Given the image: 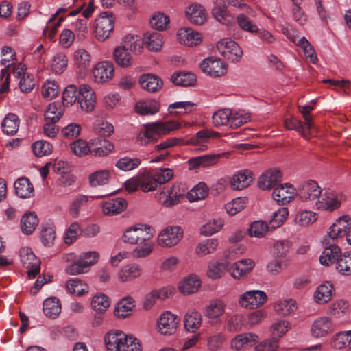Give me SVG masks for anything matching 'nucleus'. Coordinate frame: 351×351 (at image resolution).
Returning a JSON list of instances; mask_svg holds the SVG:
<instances>
[{
  "label": "nucleus",
  "mask_w": 351,
  "mask_h": 351,
  "mask_svg": "<svg viewBox=\"0 0 351 351\" xmlns=\"http://www.w3.org/2000/svg\"><path fill=\"white\" fill-rule=\"evenodd\" d=\"M200 286L199 278L195 274H190L180 282L178 290L184 295H190L197 292Z\"/></svg>",
  "instance_id": "32"
},
{
  "label": "nucleus",
  "mask_w": 351,
  "mask_h": 351,
  "mask_svg": "<svg viewBox=\"0 0 351 351\" xmlns=\"http://www.w3.org/2000/svg\"><path fill=\"white\" fill-rule=\"evenodd\" d=\"M315 206L317 209L322 210H332L340 206L341 202L337 196L331 193L321 194L316 200Z\"/></svg>",
  "instance_id": "35"
},
{
  "label": "nucleus",
  "mask_w": 351,
  "mask_h": 351,
  "mask_svg": "<svg viewBox=\"0 0 351 351\" xmlns=\"http://www.w3.org/2000/svg\"><path fill=\"white\" fill-rule=\"evenodd\" d=\"M115 17L112 12H101L95 20L94 36L99 42H104L110 37L114 27Z\"/></svg>",
  "instance_id": "3"
},
{
  "label": "nucleus",
  "mask_w": 351,
  "mask_h": 351,
  "mask_svg": "<svg viewBox=\"0 0 351 351\" xmlns=\"http://www.w3.org/2000/svg\"><path fill=\"white\" fill-rule=\"evenodd\" d=\"M112 178L111 171L108 169L97 170L89 174L88 184L91 187H97L106 185Z\"/></svg>",
  "instance_id": "38"
},
{
  "label": "nucleus",
  "mask_w": 351,
  "mask_h": 351,
  "mask_svg": "<svg viewBox=\"0 0 351 351\" xmlns=\"http://www.w3.org/2000/svg\"><path fill=\"white\" fill-rule=\"evenodd\" d=\"M219 241L215 238L206 239L199 242L195 247V254L203 257L213 254L218 248Z\"/></svg>",
  "instance_id": "42"
},
{
  "label": "nucleus",
  "mask_w": 351,
  "mask_h": 351,
  "mask_svg": "<svg viewBox=\"0 0 351 351\" xmlns=\"http://www.w3.org/2000/svg\"><path fill=\"white\" fill-rule=\"evenodd\" d=\"M285 127L288 130H296L304 138L308 139L314 132H317L315 130H307L305 126V121L302 122L300 120L291 117L285 122Z\"/></svg>",
  "instance_id": "49"
},
{
  "label": "nucleus",
  "mask_w": 351,
  "mask_h": 351,
  "mask_svg": "<svg viewBox=\"0 0 351 351\" xmlns=\"http://www.w3.org/2000/svg\"><path fill=\"white\" fill-rule=\"evenodd\" d=\"M213 3V16L221 24L230 25L232 22V17L227 10L226 0H214Z\"/></svg>",
  "instance_id": "30"
},
{
  "label": "nucleus",
  "mask_w": 351,
  "mask_h": 351,
  "mask_svg": "<svg viewBox=\"0 0 351 351\" xmlns=\"http://www.w3.org/2000/svg\"><path fill=\"white\" fill-rule=\"evenodd\" d=\"M145 128L136 136V141L141 145H146L158 138L152 123L146 124Z\"/></svg>",
  "instance_id": "58"
},
{
  "label": "nucleus",
  "mask_w": 351,
  "mask_h": 351,
  "mask_svg": "<svg viewBox=\"0 0 351 351\" xmlns=\"http://www.w3.org/2000/svg\"><path fill=\"white\" fill-rule=\"evenodd\" d=\"M16 194L21 198H29L34 195V187L26 178H19L14 184Z\"/></svg>",
  "instance_id": "47"
},
{
  "label": "nucleus",
  "mask_w": 351,
  "mask_h": 351,
  "mask_svg": "<svg viewBox=\"0 0 351 351\" xmlns=\"http://www.w3.org/2000/svg\"><path fill=\"white\" fill-rule=\"evenodd\" d=\"M186 16L193 24L201 25L208 19V14L205 8L199 3H195L186 9Z\"/></svg>",
  "instance_id": "26"
},
{
  "label": "nucleus",
  "mask_w": 351,
  "mask_h": 351,
  "mask_svg": "<svg viewBox=\"0 0 351 351\" xmlns=\"http://www.w3.org/2000/svg\"><path fill=\"white\" fill-rule=\"evenodd\" d=\"M202 322V315L195 309H189L184 318V325L186 330L195 332L201 326Z\"/></svg>",
  "instance_id": "36"
},
{
  "label": "nucleus",
  "mask_w": 351,
  "mask_h": 351,
  "mask_svg": "<svg viewBox=\"0 0 351 351\" xmlns=\"http://www.w3.org/2000/svg\"><path fill=\"white\" fill-rule=\"evenodd\" d=\"M38 224V219L34 213H25L21 219L22 232L25 234H32Z\"/></svg>",
  "instance_id": "60"
},
{
  "label": "nucleus",
  "mask_w": 351,
  "mask_h": 351,
  "mask_svg": "<svg viewBox=\"0 0 351 351\" xmlns=\"http://www.w3.org/2000/svg\"><path fill=\"white\" fill-rule=\"evenodd\" d=\"M217 49L224 58L232 62H239L243 54L241 47L228 38L219 40L217 43Z\"/></svg>",
  "instance_id": "7"
},
{
  "label": "nucleus",
  "mask_w": 351,
  "mask_h": 351,
  "mask_svg": "<svg viewBox=\"0 0 351 351\" xmlns=\"http://www.w3.org/2000/svg\"><path fill=\"white\" fill-rule=\"evenodd\" d=\"M178 324V317L171 311H166L158 318L156 330L162 335L169 336L176 332Z\"/></svg>",
  "instance_id": "11"
},
{
  "label": "nucleus",
  "mask_w": 351,
  "mask_h": 351,
  "mask_svg": "<svg viewBox=\"0 0 351 351\" xmlns=\"http://www.w3.org/2000/svg\"><path fill=\"white\" fill-rule=\"evenodd\" d=\"M224 226V219L218 217L208 220L199 228L201 235L208 237L219 232Z\"/></svg>",
  "instance_id": "48"
},
{
  "label": "nucleus",
  "mask_w": 351,
  "mask_h": 351,
  "mask_svg": "<svg viewBox=\"0 0 351 351\" xmlns=\"http://www.w3.org/2000/svg\"><path fill=\"white\" fill-rule=\"evenodd\" d=\"M180 197L179 187L176 185L165 187L157 194L158 202L167 208L178 204L180 202Z\"/></svg>",
  "instance_id": "20"
},
{
  "label": "nucleus",
  "mask_w": 351,
  "mask_h": 351,
  "mask_svg": "<svg viewBox=\"0 0 351 351\" xmlns=\"http://www.w3.org/2000/svg\"><path fill=\"white\" fill-rule=\"evenodd\" d=\"M336 270L343 276H351V251L342 254L335 266Z\"/></svg>",
  "instance_id": "64"
},
{
  "label": "nucleus",
  "mask_w": 351,
  "mask_h": 351,
  "mask_svg": "<svg viewBox=\"0 0 351 351\" xmlns=\"http://www.w3.org/2000/svg\"><path fill=\"white\" fill-rule=\"evenodd\" d=\"M66 290L71 294L82 296L88 292V285L80 278L69 280L65 285Z\"/></svg>",
  "instance_id": "56"
},
{
  "label": "nucleus",
  "mask_w": 351,
  "mask_h": 351,
  "mask_svg": "<svg viewBox=\"0 0 351 351\" xmlns=\"http://www.w3.org/2000/svg\"><path fill=\"white\" fill-rule=\"evenodd\" d=\"M267 300L266 293L262 290H248L238 298V304L243 308L255 310L261 307Z\"/></svg>",
  "instance_id": "6"
},
{
  "label": "nucleus",
  "mask_w": 351,
  "mask_h": 351,
  "mask_svg": "<svg viewBox=\"0 0 351 351\" xmlns=\"http://www.w3.org/2000/svg\"><path fill=\"white\" fill-rule=\"evenodd\" d=\"M160 104L154 99L138 101L135 105L136 112L141 115H152L159 112Z\"/></svg>",
  "instance_id": "43"
},
{
  "label": "nucleus",
  "mask_w": 351,
  "mask_h": 351,
  "mask_svg": "<svg viewBox=\"0 0 351 351\" xmlns=\"http://www.w3.org/2000/svg\"><path fill=\"white\" fill-rule=\"evenodd\" d=\"M99 254L96 251H90L80 254L75 263L65 268V272L71 276L79 275L88 271L90 266L97 263Z\"/></svg>",
  "instance_id": "4"
},
{
  "label": "nucleus",
  "mask_w": 351,
  "mask_h": 351,
  "mask_svg": "<svg viewBox=\"0 0 351 351\" xmlns=\"http://www.w3.org/2000/svg\"><path fill=\"white\" fill-rule=\"evenodd\" d=\"M93 147L92 154L95 157H106L111 154L114 149L112 142L101 138H94L90 140Z\"/></svg>",
  "instance_id": "29"
},
{
  "label": "nucleus",
  "mask_w": 351,
  "mask_h": 351,
  "mask_svg": "<svg viewBox=\"0 0 351 351\" xmlns=\"http://www.w3.org/2000/svg\"><path fill=\"white\" fill-rule=\"evenodd\" d=\"M43 313L49 318L55 319L61 313V304L56 297H49L43 302Z\"/></svg>",
  "instance_id": "51"
},
{
  "label": "nucleus",
  "mask_w": 351,
  "mask_h": 351,
  "mask_svg": "<svg viewBox=\"0 0 351 351\" xmlns=\"http://www.w3.org/2000/svg\"><path fill=\"white\" fill-rule=\"evenodd\" d=\"M127 207V202L123 198L112 199L102 204L104 215L112 216L123 212Z\"/></svg>",
  "instance_id": "40"
},
{
  "label": "nucleus",
  "mask_w": 351,
  "mask_h": 351,
  "mask_svg": "<svg viewBox=\"0 0 351 351\" xmlns=\"http://www.w3.org/2000/svg\"><path fill=\"white\" fill-rule=\"evenodd\" d=\"M152 123L158 138L162 135H167L181 128V123L176 120L156 121Z\"/></svg>",
  "instance_id": "50"
},
{
  "label": "nucleus",
  "mask_w": 351,
  "mask_h": 351,
  "mask_svg": "<svg viewBox=\"0 0 351 351\" xmlns=\"http://www.w3.org/2000/svg\"><path fill=\"white\" fill-rule=\"evenodd\" d=\"M65 12V9L59 8L55 14L51 15L47 21V25L43 31V34L51 41L56 40L55 37L58 28L65 19L64 16L62 14Z\"/></svg>",
  "instance_id": "24"
},
{
  "label": "nucleus",
  "mask_w": 351,
  "mask_h": 351,
  "mask_svg": "<svg viewBox=\"0 0 351 351\" xmlns=\"http://www.w3.org/2000/svg\"><path fill=\"white\" fill-rule=\"evenodd\" d=\"M335 324L332 319L327 316L317 317L311 327V334L315 338L326 336L335 330Z\"/></svg>",
  "instance_id": "15"
},
{
  "label": "nucleus",
  "mask_w": 351,
  "mask_h": 351,
  "mask_svg": "<svg viewBox=\"0 0 351 351\" xmlns=\"http://www.w3.org/2000/svg\"><path fill=\"white\" fill-rule=\"evenodd\" d=\"M273 308L277 315L285 317L297 311L298 304L296 301L291 298L280 299L274 304Z\"/></svg>",
  "instance_id": "33"
},
{
  "label": "nucleus",
  "mask_w": 351,
  "mask_h": 351,
  "mask_svg": "<svg viewBox=\"0 0 351 351\" xmlns=\"http://www.w3.org/2000/svg\"><path fill=\"white\" fill-rule=\"evenodd\" d=\"M322 189L314 180L304 182L298 189L299 198L304 202H314L320 197Z\"/></svg>",
  "instance_id": "13"
},
{
  "label": "nucleus",
  "mask_w": 351,
  "mask_h": 351,
  "mask_svg": "<svg viewBox=\"0 0 351 351\" xmlns=\"http://www.w3.org/2000/svg\"><path fill=\"white\" fill-rule=\"evenodd\" d=\"M258 340V337L253 333H243L236 336L231 341L232 348L240 350L245 346H252Z\"/></svg>",
  "instance_id": "52"
},
{
  "label": "nucleus",
  "mask_w": 351,
  "mask_h": 351,
  "mask_svg": "<svg viewBox=\"0 0 351 351\" xmlns=\"http://www.w3.org/2000/svg\"><path fill=\"white\" fill-rule=\"evenodd\" d=\"M282 174L278 169H269L263 173L258 180V186L262 190L275 189L281 180Z\"/></svg>",
  "instance_id": "23"
},
{
  "label": "nucleus",
  "mask_w": 351,
  "mask_h": 351,
  "mask_svg": "<svg viewBox=\"0 0 351 351\" xmlns=\"http://www.w3.org/2000/svg\"><path fill=\"white\" fill-rule=\"evenodd\" d=\"M351 227V218L345 215L339 217L328 228L327 235L324 239V243L329 244L330 240L335 241L344 236L346 237L347 230Z\"/></svg>",
  "instance_id": "10"
},
{
  "label": "nucleus",
  "mask_w": 351,
  "mask_h": 351,
  "mask_svg": "<svg viewBox=\"0 0 351 351\" xmlns=\"http://www.w3.org/2000/svg\"><path fill=\"white\" fill-rule=\"evenodd\" d=\"M20 119L14 113L8 114L1 123L2 131L7 135H14L19 130Z\"/></svg>",
  "instance_id": "53"
},
{
  "label": "nucleus",
  "mask_w": 351,
  "mask_h": 351,
  "mask_svg": "<svg viewBox=\"0 0 351 351\" xmlns=\"http://www.w3.org/2000/svg\"><path fill=\"white\" fill-rule=\"evenodd\" d=\"M73 60L77 70L82 74H86L90 67L92 56L86 49L79 48L73 52Z\"/></svg>",
  "instance_id": "22"
},
{
  "label": "nucleus",
  "mask_w": 351,
  "mask_h": 351,
  "mask_svg": "<svg viewBox=\"0 0 351 351\" xmlns=\"http://www.w3.org/2000/svg\"><path fill=\"white\" fill-rule=\"evenodd\" d=\"M291 324L286 319H277L271 325L270 332L273 339L278 340L291 328Z\"/></svg>",
  "instance_id": "55"
},
{
  "label": "nucleus",
  "mask_w": 351,
  "mask_h": 351,
  "mask_svg": "<svg viewBox=\"0 0 351 351\" xmlns=\"http://www.w3.org/2000/svg\"><path fill=\"white\" fill-rule=\"evenodd\" d=\"M317 219L315 213L309 210H300L296 213L294 221L298 226H307L315 222Z\"/></svg>",
  "instance_id": "61"
},
{
  "label": "nucleus",
  "mask_w": 351,
  "mask_h": 351,
  "mask_svg": "<svg viewBox=\"0 0 351 351\" xmlns=\"http://www.w3.org/2000/svg\"><path fill=\"white\" fill-rule=\"evenodd\" d=\"M177 40L183 45L193 47L199 45L202 41V34L191 27H182L177 32Z\"/></svg>",
  "instance_id": "21"
},
{
  "label": "nucleus",
  "mask_w": 351,
  "mask_h": 351,
  "mask_svg": "<svg viewBox=\"0 0 351 351\" xmlns=\"http://www.w3.org/2000/svg\"><path fill=\"white\" fill-rule=\"evenodd\" d=\"M77 104L82 111L92 112L97 104V96L93 88L87 84H80L78 87Z\"/></svg>",
  "instance_id": "9"
},
{
  "label": "nucleus",
  "mask_w": 351,
  "mask_h": 351,
  "mask_svg": "<svg viewBox=\"0 0 351 351\" xmlns=\"http://www.w3.org/2000/svg\"><path fill=\"white\" fill-rule=\"evenodd\" d=\"M125 332L119 330L109 331L104 336V343L108 351H121Z\"/></svg>",
  "instance_id": "31"
},
{
  "label": "nucleus",
  "mask_w": 351,
  "mask_h": 351,
  "mask_svg": "<svg viewBox=\"0 0 351 351\" xmlns=\"http://www.w3.org/2000/svg\"><path fill=\"white\" fill-rule=\"evenodd\" d=\"M113 58L115 62L121 67H128L133 62L131 53L120 45L114 49Z\"/></svg>",
  "instance_id": "54"
},
{
  "label": "nucleus",
  "mask_w": 351,
  "mask_h": 351,
  "mask_svg": "<svg viewBox=\"0 0 351 351\" xmlns=\"http://www.w3.org/2000/svg\"><path fill=\"white\" fill-rule=\"evenodd\" d=\"M296 189L290 183L278 184L272 193L273 199L278 204L285 205L290 203L296 195Z\"/></svg>",
  "instance_id": "17"
},
{
  "label": "nucleus",
  "mask_w": 351,
  "mask_h": 351,
  "mask_svg": "<svg viewBox=\"0 0 351 351\" xmlns=\"http://www.w3.org/2000/svg\"><path fill=\"white\" fill-rule=\"evenodd\" d=\"M142 267L137 263H129L123 265L118 271L117 277L120 282H131L138 278L142 274Z\"/></svg>",
  "instance_id": "25"
},
{
  "label": "nucleus",
  "mask_w": 351,
  "mask_h": 351,
  "mask_svg": "<svg viewBox=\"0 0 351 351\" xmlns=\"http://www.w3.org/2000/svg\"><path fill=\"white\" fill-rule=\"evenodd\" d=\"M143 42L148 50L158 52L163 46L164 38L158 32H146L143 35Z\"/></svg>",
  "instance_id": "37"
},
{
  "label": "nucleus",
  "mask_w": 351,
  "mask_h": 351,
  "mask_svg": "<svg viewBox=\"0 0 351 351\" xmlns=\"http://www.w3.org/2000/svg\"><path fill=\"white\" fill-rule=\"evenodd\" d=\"M226 304L221 299L210 300L204 308L203 313L207 319L213 322H218L225 313Z\"/></svg>",
  "instance_id": "16"
},
{
  "label": "nucleus",
  "mask_w": 351,
  "mask_h": 351,
  "mask_svg": "<svg viewBox=\"0 0 351 351\" xmlns=\"http://www.w3.org/2000/svg\"><path fill=\"white\" fill-rule=\"evenodd\" d=\"M153 233L147 225L135 224L126 228L122 234V241L130 245H137L131 252L134 258L149 256L154 251V244L151 241Z\"/></svg>",
  "instance_id": "1"
},
{
  "label": "nucleus",
  "mask_w": 351,
  "mask_h": 351,
  "mask_svg": "<svg viewBox=\"0 0 351 351\" xmlns=\"http://www.w3.org/2000/svg\"><path fill=\"white\" fill-rule=\"evenodd\" d=\"M71 152L77 157L82 158L92 154V145L89 141L78 138L70 143Z\"/></svg>",
  "instance_id": "45"
},
{
  "label": "nucleus",
  "mask_w": 351,
  "mask_h": 351,
  "mask_svg": "<svg viewBox=\"0 0 351 351\" xmlns=\"http://www.w3.org/2000/svg\"><path fill=\"white\" fill-rule=\"evenodd\" d=\"M333 285L330 282H325L319 285L313 295L315 302L319 304L328 302L332 295Z\"/></svg>",
  "instance_id": "39"
},
{
  "label": "nucleus",
  "mask_w": 351,
  "mask_h": 351,
  "mask_svg": "<svg viewBox=\"0 0 351 351\" xmlns=\"http://www.w3.org/2000/svg\"><path fill=\"white\" fill-rule=\"evenodd\" d=\"M326 245L322 254L319 256V262L322 265L328 266L333 263L337 264V261L340 256H341L342 253L340 247L334 244Z\"/></svg>",
  "instance_id": "28"
},
{
  "label": "nucleus",
  "mask_w": 351,
  "mask_h": 351,
  "mask_svg": "<svg viewBox=\"0 0 351 351\" xmlns=\"http://www.w3.org/2000/svg\"><path fill=\"white\" fill-rule=\"evenodd\" d=\"M90 304L94 311L99 314H103L109 308L110 299L106 294L98 293L93 297Z\"/></svg>",
  "instance_id": "57"
},
{
  "label": "nucleus",
  "mask_w": 351,
  "mask_h": 351,
  "mask_svg": "<svg viewBox=\"0 0 351 351\" xmlns=\"http://www.w3.org/2000/svg\"><path fill=\"white\" fill-rule=\"evenodd\" d=\"M183 236L184 231L180 226H167L158 234L156 243L162 248H171L176 246L181 241Z\"/></svg>",
  "instance_id": "5"
},
{
  "label": "nucleus",
  "mask_w": 351,
  "mask_h": 351,
  "mask_svg": "<svg viewBox=\"0 0 351 351\" xmlns=\"http://www.w3.org/2000/svg\"><path fill=\"white\" fill-rule=\"evenodd\" d=\"M209 189L204 182H199L193 186L187 193L190 202H197L204 199L208 195Z\"/></svg>",
  "instance_id": "62"
},
{
  "label": "nucleus",
  "mask_w": 351,
  "mask_h": 351,
  "mask_svg": "<svg viewBox=\"0 0 351 351\" xmlns=\"http://www.w3.org/2000/svg\"><path fill=\"white\" fill-rule=\"evenodd\" d=\"M19 256L21 263L28 269L27 274L29 278H34L40 272L39 259L33 253L31 248L23 247L19 252Z\"/></svg>",
  "instance_id": "12"
},
{
  "label": "nucleus",
  "mask_w": 351,
  "mask_h": 351,
  "mask_svg": "<svg viewBox=\"0 0 351 351\" xmlns=\"http://www.w3.org/2000/svg\"><path fill=\"white\" fill-rule=\"evenodd\" d=\"M64 112V106L59 101H55L48 105L45 110V121L58 122Z\"/></svg>",
  "instance_id": "46"
},
{
  "label": "nucleus",
  "mask_w": 351,
  "mask_h": 351,
  "mask_svg": "<svg viewBox=\"0 0 351 351\" xmlns=\"http://www.w3.org/2000/svg\"><path fill=\"white\" fill-rule=\"evenodd\" d=\"M254 261L251 258L239 260L230 265L228 270L235 280H241L247 276L254 269Z\"/></svg>",
  "instance_id": "19"
},
{
  "label": "nucleus",
  "mask_w": 351,
  "mask_h": 351,
  "mask_svg": "<svg viewBox=\"0 0 351 351\" xmlns=\"http://www.w3.org/2000/svg\"><path fill=\"white\" fill-rule=\"evenodd\" d=\"M98 197L87 196L85 195H77L71 203L69 206V213L73 218H77L80 215V210L85 206L90 199H94Z\"/></svg>",
  "instance_id": "59"
},
{
  "label": "nucleus",
  "mask_w": 351,
  "mask_h": 351,
  "mask_svg": "<svg viewBox=\"0 0 351 351\" xmlns=\"http://www.w3.org/2000/svg\"><path fill=\"white\" fill-rule=\"evenodd\" d=\"M139 84L142 88L148 92H156L160 90L162 82L156 75L152 74H144L139 78Z\"/></svg>",
  "instance_id": "44"
},
{
  "label": "nucleus",
  "mask_w": 351,
  "mask_h": 351,
  "mask_svg": "<svg viewBox=\"0 0 351 351\" xmlns=\"http://www.w3.org/2000/svg\"><path fill=\"white\" fill-rule=\"evenodd\" d=\"M201 71L211 77H219L227 72V64L221 58L210 56L204 58L199 64Z\"/></svg>",
  "instance_id": "8"
},
{
  "label": "nucleus",
  "mask_w": 351,
  "mask_h": 351,
  "mask_svg": "<svg viewBox=\"0 0 351 351\" xmlns=\"http://www.w3.org/2000/svg\"><path fill=\"white\" fill-rule=\"evenodd\" d=\"M221 154H206L190 158L187 161L189 170L198 169L201 167H206L218 162Z\"/></svg>",
  "instance_id": "34"
},
{
  "label": "nucleus",
  "mask_w": 351,
  "mask_h": 351,
  "mask_svg": "<svg viewBox=\"0 0 351 351\" xmlns=\"http://www.w3.org/2000/svg\"><path fill=\"white\" fill-rule=\"evenodd\" d=\"M95 83H106L112 79L114 75V64L110 61H101L97 63L92 70Z\"/></svg>",
  "instance_id": "14"
},
{
  "label": "nucleus",
  "mask_w": 351,
  "mask_h": 351,
  "mask_svg": "<svg viewBox=\"0 0 351 351\" xmlns=\"http://www.w3.org/2000/svg\"><path fill=\"white\" fill-rule=\"evenodd\" d=\"M134 307V300L130 296L124 297L117 302L114 315L119 318H125L132 314Z\"/></svg>",
  "instance_id": "41"
},
{
  "label": "nucleus",
  "mask_w": 351,
  "mask_h": 351,
  "mask_svg": "<svg viewBox=\"0 0 351 351\" xmlns=\"http://www.w3.org/2000/svg\"><path fill=\"white\" fill-rule=\"evenodd\" d=\"M120 45L134 55H140L143 51V42L141 37L134 34L123 36Z\"/></svg>",
  "instance_id": "27"
},
{
  "label": "nucleus",
  "mask_w": 351,
  "mask_h": 351,
  "mask_svg": "<svg viewBox=\"0 0 351 351\" xmlns=\"http://www.w3.org/2000/svg\"><path fill=\"white\" fill-rule=\"evenodd\" d=\"M246 204L247 199L239 197L227 202L224 205V209L227 215L232 217L241 212L245 208Z\"/></svg>",
  "instance_id": "63"
},
{
  "label": "nucleus",
  "mask_w": 351,
  "mask_h": 351,
  "mask_svg": "<svg viewBox=\"0 0 351 351\" xmlns=\"http://www.w3.org/2000/svg\"><path fill=\"white\" fill-rule=\"evenodd\" d=\"M253 173L247 169H242L235 172L230 180V186L234 191H241L253 182Z\"/></svg>",
  "instance_id": "18"
},
{
  "label": "nucleus",
  "mask_w": 351,
  "mask_h": 351,
  "mask_svg": "<svg viewBox=\"0 0 351 351\" xmlns=\"http://www.w3.org/2000/svg\"><path fill=\"white\" fill-rule=\"evenodd\" d=\"M7 74L3 86H8L9 80L14 78L17 82L18 86L23 93H29L34 87V80L33 75L27 72L26 66L22 63L17 65L10 66L8 64Z\"/></svg>",
  "instance_id": "2"
}]
</instances>
